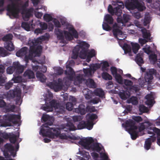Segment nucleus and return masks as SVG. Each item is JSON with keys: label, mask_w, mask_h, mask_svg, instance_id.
Returning <instances> with one entry per match:
<instances>
[{"label": "nucleus", "mask_w": 160, "mask_h": 160, "mask_svg": "<svg viewBox=\"0 0 160 160\" xmlns=\"http://www.w3.org/2000/svg\"><path fill=\"white\" fill-rule=\"evenodd\" d=\"M41 119L46 123L42 125L40 127L39 132L40 135L43 137L47 136L51 138L59 137L62 139L78 140L79 137H76L69 132V131H74L77 129L70 121L71 118H64L67 122V125H61L58 128H49L48 126L53 124L54 118L53 117L48 115L43 114Z\"/></svg>", "instance_id": "nucleus-1"}, {"label": "nucleus", "mask_w": 160, "mask_h": 160, "mask_svg": "<svg viewBox=\"0 0 160 160\" xmlns=\"http://www.w3.org/2000/svg\"><path fill=\"white\" fill-rule=\"evenodd\" d=\"M153 123L148 120H145L144 122L139 124L138 128L135 125L134 122L132 120H127L125 125L122 124V126L124 127L125 130L130 135L132 139H136L139 136L144 134V130H148V134H151L150 138H148L145 141L144 147L145 149L148 150L150 148L152 142L156 139V134L157 136V144L160 146V129L156 128L151 127Z\"/></svg>", "instance_id": "nucleus-2"}, {"label": "nucleus", "mask_w": 160, "mask_h": 160, "mask_svg": "<svg viewBox=\"0 0 160 160\" xmlns=\"http://www.w3.org/2000/svg\"><path fill=\"white\" fill-rule=\"evenodd\" d=\"M130 19L129 15L124 14L123 18H121L118 17L117 18L118 23H115L113 27L112 32L114 37L119 40L118 42L120 46L124 51L125 54H128L129 56H132V53L136 54L139 49L140 46L137 43L131 42L132 46V50L130 46L126 43L122 44L121 42L127 37V34L125 32H123L121 30L123 26H125V23L128 22Z\"/></svg>", "instance_id": "nucleus-3"}, {"label": "nucleus", "mask_w": 160, "mask_h": 160, "mask_svg": "<svg viewBox=\"0 0 160 160\" xmlns=\"http://www.w3.org/2000/svg\"><path fill=\"white\" fill-rule=\"evenodd\" d=\"M49 36V35L46 33L36 39H30L28 42V45L29 46V51L27 47H24L16 52V55L18 57L24 58L26 65L29 60H32L33 57L40 55L42 51V47L40 44L43 40L48 39Z\"/></svg>", "instance_id": "nucleus-4"}, {"label": "nucleus", "mask_w": 160, "mask_h": 160, "mask_svg": "<svg viewBox=\"0 0 160 160\" xmlns=\"http://www.w3.org/2000/svg\"><path fill=\"white\" fill-rule=\"evenodd\" d=\"M76 143L90 151H93L91 155L94 160H110L102 145L99 143L94 142L92 137L86 138Z\"/></svg>", "instance_id": "nucleus-5"}, {"label": "nucleus", "mask_w": 160, "mask_h": 160, "mask_svg": "<svg viewBox=\"0 0 160 160\" xmlns=\"http://www.w3.org/2000/svg\"><path fill=\"white\" fill-rule=\"evenodd\" d=\"M66 70L65 74L66 77L64 78L63 81L60 78L58 79L57 82L54 81L53 82H48L46 85L55 92H57L62 89L64 90L67 89L68 86L70 85L71 82L73 80L75 76V72L71 67L75 64L74 61L71 60L68 61L66 63Z\"/></svg>", "instance_id": "nucleus-6"}, {"label": "nucleus", "mask_w": 160, "mask_h": 160, "mask_svg": "<svg viewBox=\"0 0 160 160\" xmlns=\"http://www.w3.org/2000/svg\"><path fill=\"white\" fill-rule=\"evenodd\" d=\"M0 136L4 139L9 138L10 142L12 143H15L16 142L18 143L15 148L11 144L7 143L4 148L1 149L3 152L4 155L6 158H10L11 156L15 157L16 156V152L18 150L19 146V143L22 141L21 138H19V133L18 132H16L15 134H13L9 137L6 133L2 132L0 131Z\"/></svg>", "instance_id": "nucleus-7"}, {"label": "nucleus", "mask_w": 160, "mask_h": 160, "mask_svg": "<svg viewBox=\"0 0 160 160\" xmlns=\"http://www.w3.org/2000/svg\"><path fill=\"white\" fill-rule=\"evenodd\" d=\"M59 20L60 21L64 29L68 30L64 31L66 39L67 40H71L74 38H77L78 34L77 32L74 28L73 26L66 21L65 18L62 16H57L56 18H54L52 22L55 26L57 28H60L61 25Z\"/></svg>", "instance_id": "nucleus-8"}, {"label": "nucleus", "mask_w": 160, "mask_h": 160, "mask_svg": "<svg viewBox=\"0 0 160 160\" xmlns=\"http://www.w3.org/2000/svg\"><path fill=\"white\" fill-rule=\"evenodd\" d=\"M43 96L45 103L41 107V109L47 112H50L52 111L53 108H54L57 114H62L64 112V107L60 105L56 100L52 99L53 95L50 92L48 91L46 93H44Z\"/></svg>", "instance_id": "nucleus-9"}, {"label": "nucleus", "mask_w": 160, "mask_h": 160, "mask_svg": "<svg viewBox=\"0 0 160 160\" xmlns=\"http://www.w3.org/2000/svg\"><path fill=\"white\" fill-rule=\"evenodd\" d=\"M123 83H119L120 85L115 87V93H118L120 98L125 100L130 95V92L127 90L136 92L139 90V87L137 85H134L133 82L130 80L124 79L122 80Z\"/></svg>", "instance_id": "nucleus-10"}, {"label": "nucleus", "mask_w": 160, "mask_h": 160, "mask_svg": "<svg viewBox=\"0 0 160 160\" xmlns=\"http://www.w3.org/2000/svg\"><path fill=\"white\" fill-rule=\"evenodd\" d=\"M10 3L7 6L8 14L15 17L20 10H25L28 5V1L23 2L21 0H9Z\"/></svg>", "instance_id": "nucleus-11"}, {"label": "nucleus", "mask_w": 160, "mask_h": 160, "mask_svg": "<svg viewBox=\"0 0 160 160\" xmlns=\"http://www.w3.org/2000/svg\"><path fill=\"white\" fill-rule=\"evenodd\" d=\"M29 6V5H28ZM27 7L25 10H20L19 12L17 13V15L16 16H13L12 15H8L9 17L11 18H17L18 16L19 13L21 12L22 14V17L23 19L25 21H27L28 20L29 18L32 15V13L34 11V9L33 8H30L29 9H27V7ZM43 10L44 11H46L47 10V8L45 6H39L38 8H36L34 10V14L36 17L38 18H41L43 15V13L41 12H39L38 10L39 9Z\"/></svg>", "instance_id": "nucleus-12"}, {"label": "nucleus", "mask_w": 160, "mask_h": 160, "mask_svg": "<svg viewBox=\"0 0 160 160\" xmlns=\"http://www.w3.org/2000/svg\"><path fill=\"white\" fill-rule=\"evenodd\" d=\"M125 6L136 18L139 19L142 17L140 13L139 12H134L133 10L137 9L138 10L142 11L145 10L146 7L143 2H137L134 0H126Z\"/></svg>", "instance_id": "nucleus-13"}, {"label": "nucleus", "mask_w": 160, "mask_h": 160, "mask_svg": "<svg viewBox=\"0 0 160 160\" xmlns=\"http://www.w3.org/2000/svg\"><path fill=\"white\" fill-rule=\"evenodd\" d=\"M20 115H14L8 114L3 116L0 115V126L6 127L10 126L7 122H12L13 124H18V126L20 125Z\"/></svg>", "instance_id": "nucleus-14"}, {"label": "nucleus", "mask_w": 160, "mask_h": 160, "mask_svg": "<svg viewBox=\"0 0 160 160\" xmlns=\"http://www.w3.org/2000/svg\"><path fill=\"white\" fill-rule=\"evenodd\" d=\"M134 23L135 25L140 28L141 29L142 34L143 38H140L139 39V42L141 45L142 46L146 42L149 41L151 40V34L149 31L146 29L141 27V24L139 22L138 20L134 21Z\"/></svg>", "instance_id": "nucleus-15"}, {"label": "nucleus", "mask_w": 160, "mask_h": 160, "mask_svg": "<svg viewBox=\"0 0 160 160\" xmlns=\"http://www.w3.org/2000/svg\"><path fill=\"white\" fill-rule=\"evenodd\" d=\"M21 91L19 88H16L14 90H10L7 93L6 98H11L16 97V102L17 105H20L22 102Z\"/></svg>", "instance_id": "nucleus-16"}, {"label": "nucleus", "mask_w": 160, "mask_h": 160, "mask_svg": "<svg viewBox=\"0 0 160 160\" xmlns=\"http://www.w3.org/2000/svg\"><path fill=\"white\" fill-rule=\"evenodd\" d=\"M113 5H117L115 8H113L111 5H109L108 8V12L112 15L115 14L118 16L120 15L122 12L121 9L123 8L124 7L123 3L120 1L112 2Z\"/></svg>", "instance_id": "nucleus-17"}, {"label": "nucleus", "mask_w": 160, "mask_h": 160, "mask_svg": "<svg viewBox=\"0 0 160 160\" xmlns=\"http://www.w3.org/2000/svg\"><path fill=\"white\" fill-rule=\"evenodd\" d=\"M88 48H82L79 54L80 58L82 59L86 58V61L89 62L91 60V58L96 55V51L93 49L88 51Z\"/></svg>", "instance_id": "nucleus-18"}, {"label": "nucleus", "mask_w": 160, "mask_h": 160, "mask_svg": "<svg viewBox=\"0 0 160 160\" xmlns=\"http://www.w3.org/2000/svg\"><path fill=\"white\" fill-rule=\"evenodd\" d=\"M25 67L21 65L18 62L13 63V66L8 67L7 69V72L8 74H12L16 70V74L22 73Z\"/></svg>", "instance_id": "nucleus-19"}, {"label": "nucleus", "mask_w": 160, "mask_h": 160, "mask_svg": "<svg viewBox=\"0 0 160 160\" xmlns=\"http://www.w3.org/2000/svg\"><path fill=\"white\" fill-rule=\"evenodd\" d=\"M83 82H86V84L88 87L92 88H94L96 87L95 83L92 79L89 78L86 82L83 78V75H79L77 76L76 78H74V83L75 85H78Z\"/></svg>", "instance_id": "nucleus-20"}, {"label": "nucleus", "mask_w": 160, "mask_h": 160, "mask_svg": "<svg viewBox=\"0 0 160 160\" xmlns=\"http://www.w3.org/2000/svg\"><path fill=\"white\" fill-rule=\"evenodd\" d=\"M78 44L74 48L72 51V53L71 58H72L76 59L78 57L79 52L81 51L82 48H89L90 45L86 42L83 41H79Z\"/></svg>", "instance_id": "nucleus-21"}, {"label": "nucleus", "mask_w": 160, "mask_h": 160, "mask_svg": "<svg viewBox=\"0 0 160 160\" xmlns=\"http://www.w3.org/2000/svg\"><path fill=\"white\" fill-rule=\"evenodd\" d=\"M13 36L11 34H8L5 36L2 40L5 41L4 46L5 48L9 51H12L14 49V46L12 42Z\"/></svg>", "instance_id": "nucleus-22"}, {"label": "nucleus", "mask_w": 160, "mask_h": 160, "mask_svg": "<svg viewBox=\"0 0 160 160\" xmlns=\"http://www.w3.org/2000/svg\"><path fill=\"white\" fill-rule=\"evenodd\" d=\"M85 107L83 104L80 105L78 108L74 109V112L80 113L82 115H83L86 112V111L90 112H94L96 111L95 108L92 106H88L86 108V110H85Z\"/></svg>", "instance_id": "nucleus-23"}, {"label": "nucleus", "mask_w": 160, "mask_h": 160, "mask_svg": "<svg viewBox=\"0 0 160 160\" xmlns=\"http://www.w3.org/2000/svg\"><path fill=\"white\" fill-rule=\"evenodd\" d=\"M154 75L157 77H159V74H157L156 70L154 69H149L146 71L144 78L148 84H151L153 78V75Z\"/></svg>", "instance_id": "nucleus-24"}, {"label": "nucleus", "mask_w": 160, "mask_h": 160, "mask_svg": "<svg viewBox=\"0 0 160 160\" xmlns=\"http://www.w3.org/2000/svg\"><path fill=\"white\" fill-rule=\"evenodd\" d=\"M86 118L87 122L89 126L87 127V129L88 130H91L95 124L98 118V116L95 114L89 113L87 114L86 116Z\"/></svg>", "instance_id": "nucleus-25"}, {"label": "nucleus", "mask_w": 160, "mask_h": 160, "mask_svg": "<svg viewBox=\"0 0 160 160\" xmlns=\"http://www.w3.org/2000/svg\"><path fill=\"white\" fill-rule=\"evenodd\" d=\"M89 68H83V72L85 75L88 77H91L95 70L101 67L100 64L95 63L91 64Z\"/></svg>", "instance_id": "nucleus-26"}, {"label": "nucleus", "mask_w": 160, "mask_h": 160, "mask_svg": "<svg viewBox=\"0 0 160 160\" xmlns=\"http://www.w3.org/2000/svg\"><path fill=\"white\" fill-rule=\"evenodd\" d=\"M111 71L116 81L119 83H122V78L121 75L122 74V70L119 69H117L115 67H112L111 68Z\"/></svg>", "instance_id": "nucleus-27"}, {"label": "nucleus", "mask_w": 160, "mask_h": 160, "mask_svg": "<svg viewBox=\"0 0 160 160\" xmlns=\"http://www.w3.org/2000/svg\"><path fill=\"white\" fill-rule=\"evenodd\" d=\"M64 31H62L58 28H55L54 32L57 36L58 39L60 40V45L62 46H63L66 44V41L64 39V37L65 38Z\"/></svg>", "instance_id": "nucleus-28"}, {"label": "nucleus", "mask_w": 160, "mask_h": 160, "mask_svg": "<svg viewBox=\"0 0 160 160\" xmlns=\"http://www.w3.org/2000/svg\"><path fill=\"white\" fill-rule=\"evenodd\" d=\"M32 66L33 70L36 71L39 70L43 72H45L47 71V67L46 66L41 65V66H39V63L36 60H32Z\"/></svg>", "instance_id": "nucleus-29"}, {"label": "nucleus", "mask_w": 160, "mask_h": 160, "mask_svg": "<svg viewBox=\"0 0 160 160\" xmlns=\"http://www.w3.org/2000/svg\"><path fill=\"white\" fill-rule=\"evenodd\" d=\"M155 93L153 92H151L149 94L147 95L145 98L147 99L145 103L149 107H151L154 103Z\"/></svg>", "instance_id": "nucleus-30"}, {"label": "nucleus", "mask_w": 160, "mask_h": 160, "mask_svg": "<svg viewBox=\"0 0 160 160\" xmlns=\"http://www.w3.org/2000/svg\"><path fill=\"white\" fill-rule=\"evenodd\" d=\"M78 154L81 155L83 158H86L84 159V158H80L79 156H76V160H88V159L90 157L89 153L84 151H81L79 150Z\"/></svg>", "instance_id": "nucleus-31"}, {"label": "nucleus", "mask_w": 160, "mask_h": 160, "mask_svg": "<svg viewBox=\"0 0 160 160\" xmlns=\"http://www.w3.org/2000/svg\"><path fill=\"white\" fill-rule=\"evenodd\" d=\"M18 74H13V77L12 78L11 81L13 82V83H18L20 82H25L27 80L25 79H22V77L18 75Z\"/></svg>", "instance_id": "nucleus-32"}, {"label": "nucleus", "mask_w": 160, "mask_h": 160, "mask_svg": "<svg viewBox=\"0 0 160 160\" xmlns=\"http://www.w3.org/2000/svg\"><path fill=\"white\" fill-rule=\"evenodd\" d=\"M82 92L85 98L88 100L90 99L93 96V92L88 88H85L83 90Z\"/></svg>", "instance_id": "nucleus-33"}, {"label": "nucleus", "mask_w": 160, "mask_h": 160, "mask_svg": "<svg viewBox=\"0 0 160 160\" xmlns=\"http://www.w3.org/2000/svg\"><path fill=\"white\" fill-rule=\"evenodd\" d=\"M36 77L42 83L46 82L47 81L45 76L42 73L38 71L36 73Z\"/></svg>", "instance_id": "nucleus-34"}, {"label": "nucleus", "mask_w": 160, "mask_h": 160, "mask_svg": "<svg viewBox=\"0 0 160 160\" xmlns=\"http://www.w3.org/2000/svg\"><path fill=\"white\" fill-rule=\"evenodd\" d=\"M143 52L141 51L138 54L135 59V60L138 65L141 66L142 64L143 63V61L142 58Z\"/></svg>", "instance_id": "nucleus-35"}, {"label": "nucleus", "mask_w": 160, "mask_h": 160, "mask_svg": "<svg viewBox=\"0 0 160 160\" xmlns=\"http://www.w3.org/2000/svg\"><path fill=\"white\" fill-rule=\"evenodd\" d=\"M5 69V67L4 66L0 65V83H4L6 79V78L3 76L2 74L4 72Z\"/></svg>", "instance_id": "nucleus-36"}, {"label": "nucleus", "mask_w": 160, "mask_h": 160, "mask_svg": "<svg viewBox=\"0 0 160 160\" xmlns=\"http://www.w3.org/2000/svg\"><path fill=\"white\" fill-rule=\"evenodd\" d=\"M94 94L100 98H103L104 97V91L100 88L95 89L93 92Z\"/></svg>", "instance_id": "nucleus-37"}, {"label": "nucleus", "mask_w": 160, "mask_h": 160, "mask_svg": "<svg viewBox=\"0 0 160 160\" xmlns=\"http://www.w3.org/2000/svg\"><path fill=\"white\" fill-rule=\"evenodd\" d=\"M24 76L26 78L29 79L34 78L35 75L33 72L30 70H27L24 73Z\"/></svg>", "instance_id": "nucleus-38"}, {"label": "nucleus", "mask_w": 160, "mask_h": 160, "mask_svg": "<svg viewBox=\"0 0 160 160\" xmlns=\"http://www.w3.org/2000/svg\"><path fill=\"white\" fill-rule=\"evenodd\" d=\"M89 126V124L87 122V123L84 121H82L79 123L77 126V128L78 129H81L84 128L87 129V127Z\"/></svg>", "instance_id": "nucleus-39"}, {"label": "nucleus", "mask_w": 160, "mask_h": 160, "mask_svg": "<svg viewBox=\"0 0 160 160\" xmlns=\"http://www.w3.org/2000/svg\"><path fill=\"white\" fill-rule=\"evenodd\" d=\"M54 15L53 13H46L43 16L44 20L47 22H49L53 20Z\"/></svg>", "instance_id": "nucleus-40"}, {"label": "nucleus", "mask_w": 160, "mask_h": 160, "mask_svg": "<svg viewBox=\"0 0 160 160\" xmlns=\"http://www.w3.org/2000/svg\"><path fill=\"white\" fill-rule=\"evenodd\" d=\"M102 70L104 71H107L109 66L108 62L107 61H102L100 63Z\"/></svg>", "instance_id": "nucleus-41"}, {"label": "nucleus", "mask_w": 160, "mask_h": 160, "mask_svg": "<svg viewBox=\"0 0 160 160\" xmlns=\"http://www.w3.org/2000/svg\"><path fill=\"white\" fill-rule=\"evenodd\" d=\"M21 26L22 28L27 31H29L30 30V28H33L32 24L30 25L28 23L26 22H22V23Z\"/></svg>", "instance_id": "nucleus-42"}, {"label": "nucleus", "mask_w": 160, "mask_h": 160, "mask_svg": "<svg viewBox=\"0 0 160 160\" xmlns=\"http://www.w3.org/2000/svg\"><path fill=\"white\" fill-rule=\"evenodd\" d=\"M151 21V18L148 13H146L145 15L144 19L143 24L144 26H146L149 24Z\"/></svg>", "instance_id": "nucleus-43"}, {"label": "nucleus", "mask_w": 160, "mask_h": 160, "mask_svg": "<svg viewBox=\"0 0 160 160\" xmlns=\"http://www.w3.org/2000/svg\"><path fill=\"white\" fill-rule=\"evenodd\" d=\"M127 102L128 103H131L133 105H137L138 103V99L135 97H132L127 100Z\"/></svg>", "instance_id": "nucleus-44"}, {"label": "nucleus", "mask_w": 160, "mask_h": 160, "mask_svg": "<svg viewBox=\"0 0 160 160\" xmlns=\"http://www.w3.org/2000/svg\"><path fill=\"white\" fill-rule=\"evenodd\" d=\"M113 19L110 15L107 14L105 15L104 18V21L106 22L109 24H112L113 22Z\"/></svg>", "instance_id": "nucleus-45"}, {"label": "nucleus", "mask_w": 160, "mask_h": 160, "mask_svg": "<svg viewBox=\"0 0 160 160\" xmlns=\"http://www.w3.org/2000/svg\"><path fill=\"white\" fill-rule=\"evenodd\" d=\"M54 74L55 75H60L63 72V70L60 67H55L53 68Z\"/></svg>", "instance_id": "nucleus-46"}, {"label": "nucleus", "mask_w": 160, "mask_h": 160, "mask_svg": "<svg viewBox=\"0 0 160 160\" xmlns=\"http://www.w3.org/2000/svg\"><path fill=\"white\" fill-rule=\"evenodd\" d=\"M149 59L151 63L154 64L157 60V56L154 54H152L149 56Z\"/></svg>", "instance_id": "nucleus-47"}, {"label": "nucleus", "mask_w": 160, "mask_h": 160, "mask_svg": "<svg viewBox=\"0 0 160 160\" xmlns=\"http://www.w3.org/2000/svg\"><path fill=\"white\" fill-rule=\"evenodd\" d=\"M102 78L105 80H111L112 79L111 76L106 72H103L102 74Z\"/></svg>", "instance_id": "nucleus-48"}, {"label": "nucleus", "mask_w": 160, "mask_h": 160, "mask_svg": "<svg viewBox=\"0 0 160 160\" xmlns=\"http://www.w3.org/2000/svg\"><path fill=\"white\" fill-rule=\"evenodd\" d=\"M99 102H100V99L98 98H94L88 101V103H92L93 104H97Z\"/></svg>", "instance_id": "nucleus-49"}, {"label": "nucleus", "mask_w": 160, "mask_h": 160, "mask_svg": "<svg viewBox=\"0 0 160 160\" xmlns=\"http://www.w3.org/2000/svg\"><path fill=\"white\" fill-rule=\"evenodd\" d=\"M139 110L141 113L147 112L148 111V108L143 105H140L139 107Z\"/></svg>", "instance_id": "nucleus-50"}, {"label": "nucleus", "mask_w": 160, "mask_h": 160, "mask_svg": "<svg viewBox=\"0 0 160 160\" xmlns=\"http://www.w3.org/2000/svg\"><path fill=\"white\" fill-rule=\"evenodd\" d=\"M39 24L40 27L43 31L47 29L48 25L45 22H40Z\"/></svg>", "instance_id": "nucleus-51"}, {"label": "nucleus", "mask_w": 160, "mask_h": 160, "mask_svg": "<svg viewBox=\"0 0 160 160\" xmlns=\"http://www.w3.org/2000/svg\"><path fill=\"white\" fill-rule=\"evenodd\" d=\"M66 108L68 111H71L73 108V103L72 102H68L66 104Z\"/></svg>", "instance_id": "nucleus-52"}, {"label": "nucleus", "mask_w": 160, "mask_h": 160, "mask_svg": "<svg viewBox=\"0 0 160 160\" xmlns=\"http://www.w3.org/2000/svg\"><path fill=\"white\" fill-rule=\"evenodd\" d=\"M102 27L103 29L106 31H109L111 29V27L107 23L104 22H103L102 24Z\"/></svg>", "instance_id": "nucleus-53"}, {"label": "nucleus", "mask_w": 160, "mask_h": 160, "mask_svg": "<svg viewBox=\"0 0 160 160\" xmlns=\"http://www.w3.org/2000/svg\"><path fill=\"white\" fill-rule=\"evenodd\" d=\"M83 118V117L81 116H73L72 118L74 122H76L82 120Z\"/></svg>", "instance_id": "nucleus-54"}, {"label": "nucleus", "mask_w": 160, "mask_h": 160, "mask_svg": "<svg viewBox=\"0 0 160 160\" xmlns=\"http://www.w3.org/2000/svg\"><path fill=\"white\" fill-rule=\"evenodd\" d=\"M0 55L4 57L8 55L6 51L4 49L0 47Z\"/></svg>", "instance_id": "nucleus-55"}, {"label": "nucleus", "mask_w": 160, "mask_h": 160, "mask_svg": "<svg viewBox=\"0 0 160 160\" xmlns=\"http://www.w3.org/2000/svg\"><path fill=\"white\" fill-rule=\"evenodd\" d=\"M138 82L139 83V85L141 87H143L145 85H146V81L143 79L142 78H140L138 79Z\"/></svg>", "instance_id": "nucleus-56"}, {"label": "nucleus", "mask_w": 160, "mask_h": 160, "mask_svg": "<svg viewBox=\"0 0 160 160\" xmlns=\"http://www.w3.org/2000/svg\"><path fill=\"white\" fill-rule=\"evenodd\" d=\"M142 49L144 52L148 54H149L151 52L150 46L148 45H146Z\"/></svg>", "instance_id": "nucleus-57"}, {"label": "nucleus", "mask_w": 160, "mask_h": 160, "mask_svg": "<svg viewBox=\"0 0 160 160\" xmlns=\"http://www.w3.org/2000/svg\"><path fill=\"white\" fill-rule=\"evenodd\" d=\"M132 118L133 120L137 122H141L142 120L141 117L139 116H132Z\"/></svg>", "instance_id": "nucleus-58"}, {"label": "nucleus", "mask_w": 160, "mask_h": 160, "mask_svg": "<svg viewBox=\"0 0 160 160\" xmlns=\"http://www.w3.org/2000/svg\"><path fill=\"white\" fill-rule=\"evenodd\" d=\"M44 31L41 28H38L35 29L34 30V33L37 34H42L43 33Z\"/></svg>", "instance_id": "nucleus-59"}, {"label": "nucleus", "mask_w": 160, "mask_h": 160, "mask_svg": "<svg viewBox=\"0 0 160 160\" xmlns=\"http://www.w3.org/2000/svg\"><path fill=\"white\" fill-rule=\"evenodd\" d=\"M13 84V82H11L10 81L8 82L5 85V88L6 89H9L10 87L12 86Z\"/></svg>", "instance_id": "nucleus-60"}, {"label": "nucleus", "mask_w": 160, "mask_h": 160, "mask_svg": "<svg viewBox=\"0 0 160 160\" xmlns=\"http://www.w3.org/2000/svg\"><path fill=\"white\" fill-rule=\"evenodd\" d=\"M69 101L70 102H72L73 103L75 104L76 100L74 97L71 96L69 98Z\"/></svg>", "instance_id": "nucleus-61"}, {"label": "nucleus", "mask_w": 160, "mask_h": 160, "mask_svg": "<svg viewBox=\"0 0 160 160\" xmlns=\"http://www.w3.org/2000/svg\"><path fill=\"white\" fill-rule=\"evenodd\" d=\"M33 5L35 7H36L39 2V0H31Z\"/></svg>", "instance_id": "nucleus-62"}, {"label": "nucleus", "mask_w": 160, "mask_h": 160, "mask_svg": "<svg viewBox=\"0 0 160 160\" xmlns=\"http://www.w3.org/2000/svg\"><path fill=\"white\" fill-rule=\"evenodd\" d=\"M6 105V103L3 100H0V108H3Z\"/></svg>", "instance_id": "nucleus-63"}, {"label": "nucleus", "mask_w": 160, "mask_h": 160, "mask_svg": "<svg viewBox=\"0 0 160 160\" xmlns=\"http://www.w3.org/2000/svg\"><path fill=\"white\" fill-rule=\"evenodd\" d=\"M54 28L53 25L51 24L49 25V26L48 28V31H52Z\"/></svg>", "instance_id": "nucleus-64"}]
</instances>
